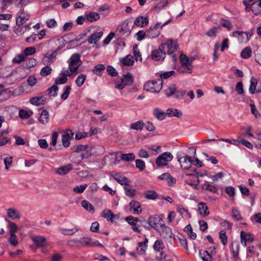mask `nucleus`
<instances>
[{
  "instance_id": "obj_1",
  "label": "nucleus",
  "mask_w": 261,
  "mask_h": 261,
  "mask_svg": "<svg viewBox=\"0 0 261 261\" xmlns=\"http://www.w3.org/2000/svg\"><path fill=\"white\" fill-rule=\"evenodd\" d=\"M161 48L165 52V55L167 54L172 56V60L174 62L176 60V58L174 54V52L177 50V45L176 41L172 39H169L165 43L162 44Z\"/></svg>"
},
{
  "instance_id": "obj_2",
  "label": "nucleus",
  "mask_w": 261,
  "mask_h": 261,
  "mask_svg": "<svg viewBox=\"0 0 261 261\" xmlns=\"http://www.w3.org/2000/svg\"><path fill=\"white\" fill-rule=\"evenodd\" d=\"M163 81L161 79L149 81L144 85V89L151 93H158L162 89Z\"/></svg>"
},
{
  "instance_id": "obj_3",
  "label": "nucleus",
  "mask_w": 261,
  "mask_h": 261,
  "mask_svg": "<svg viewBox=\"0 0 261 261\" xmlns=\"http://www.w3.org/2000/svg\"><path fill=\"white\" fill-rule=\"evenodd\" d=\"M177 158L181 167L184 169H188L191 166L192 158L183 152H178Z\"/></svg>"
},
{
  "instance_id": "obj_4",
  "label": "nucleus",
  "mask_w": 261,
  "mask_h": 261,
  "mask_svg": "<svg viewBox=\"0 0 261 261\" xmlns=\"http://www.w3.org/2000/svg\"><path fill=\"white\" fill-rule=\"evenodd\" d=\"M173 155L169 152H165L160 154L156 159V164L158 166H164L172 161Z\"/></svg>"
},
{
  "instance_id": "obj_5",
  "label": "nucleus",
  "mask_w": 261,
  "mask_h": 261,
  "mask_svg": "<svg viewBox=\"0 0 261 261\" xmlns=\"http://www.w3.org/2000/svg\"><path fill=\"white\" fill-rule=\"evenodd\" d=\"M70 62L69 65V69L71 73H74L76 71L79 66L80 61V56L74 54L70 58Z\"/></svg>"
},
{
  "instance_id": "obj_6",
  "label": "nucleus",
  "mask_w": 261,
  "mask_h": 261,
  "mask_svg": "<svg viewBox=\"0 0 261 261\" xmlns=\"http://www.w3.org/2000/svg\"><path fill=\"white\" fill-rule=\"evenodd\" d=\"M165 248V245L161 239H157L153 245V249L155 252H160V255H161V258L162 259H165L166 258V254L163 251V249Z\"/></svg>"
},
{
  "instance_id": "obj_7",
  "label": "nucleus",
  "mask_w": 261,
  "mask_h": 261,
  "mask_svg": "<svg viewBox=\"0 0 261 261\" xmlns=\"http://www.w3.org/2000/svg\"><path fill=\"white\" fill-rule=\"evenodd\" d=\"M250 84L249 92L250 94H253L255 92L259 93L261 92V85L257 87L258 82L256 78L252 77L250 81Z\"/></svg>"
},
{
  "instance_id": "obj_8",
  "label": "nucleus",
  "mask_w": 261,
  "mask_h": 261,
  "mask_svg": "<svg viewBox=\"0 0 261 261\" xmlns=\"http://www.w3.org/2000/svg\"><path fill=\"white\" fill-rule=\"evenodd\" d=\"M160 233V234L164 238H171L172 235L171 229L165 225L162 224L159 228L156 230Z\"/></svg>"
},
{
  "instance_id": "obj_9",
  "label": "nucleus",
  "mask_w": 261,
  "mask_h": 261,
  "mask_svg": "<svg viewBox=\"0 0 261 261\" xmlns=\"http://www.w3.org/2000/svg\"><path fill=\"white\" fill-rule=\"evenodd\" d=\"M151 58L155 61H162L164 60L165 58V52L161 48L160 46L158 49L152 51Z\"/></svg>"
},
{
  "instance_id": "obj_10",
  "label": "nucleus",
  "mask_w": 261,
  "mask_h": 261,
  "mask_svg": "<svg viewBox=\"0 0 261 261\" xmlns=\"http://www.w3.org/2000/svg\"><path fill=\"white\" fill-rule=\"evenodd\" d=\"M73 133L71 129H67L62 135V141L63 145L67 147L70 145V140L73 138Z\"/></svg>"
},
{
  "instance_id": "obj_11",
  "label": "nucleus",
  "mask_w": 261,
  "mask_h": 261,
  "mask_svg": "<svg viewBox=\"0 0 261 261\" xmlns=\"http://www.w3.org/2000/svg\"><path fill=\"white\" fill-rule=\"evenodd\" d=\"M129 211L134 215H139L142 213V210L140 203L135 200H132L129 204Z\"/></svg>"
},
{
  "instance_id": "obj_12",
  "label": "nucleus",
  "mask_w": 261,
  "mask_h": 261,
  "mask_svg": "<svg viewBox=\"0 0 261 261\" xmlns=\"http://www.w3.org/2000/svg\"><path fill=\"white\" fill-rule=\"evenodd\" d=\"M162 222V219L158 216L150 217L148 219L149 225L156 230L160 227L159 225L160 226L161 225L163 224Z\"/></svg>"
},
{
  "instance_id": "obj_13",
  "label": "nucleus",
  "mask_w": 261,
  "mask_h": 261,
  "mask_svg": "<svg viewBox=\"0 0 261 261\" xmlns=\"http://www.w3.org/2000/svg\"><path fill=\"white\" fill-rule=\"evenodd\" d=\"M230 36L232 37H238L239 41L241 43L247 42L249 40L248 34L247 33L243 32H233L230 34Z\"/></svg>"
},
{
  "instance_id": "obj_14",
  "label": "nucleus",
  "mask_w": 261,
  "mask_h": 261,
  "mask_svg": "<svg viewBox=\"0 0 261 261\" xmlns=\"http://www.w3.org/2000/svg\"><path fill=\"white\" fill-rule=\"evenodd\" d=\"M31 239L34 244L38 247H44L47 245V241L45 238L40 236H32Z\"/></svg>"
},
{
  "instance_id": "obj_15",
  "label": "nucleus",
  "mask_w": 261,
  "mask_h": 261,
  "mask_svg": "<svg viewBox=\"0 0 261 261\" xmlns=\"http://www.w3.org/2000/svg\"><path fill=\"white\" fill-rule=\"evenodd\" d=\"M241 243L245 247L247 243H252L253 241V238L250 233H246L243 231L241 232Z\"/></svg>"
},
{
  "instance_id": "obj_16",
  "label": "nucleus",
  "mask_w": 261,
  "mask_h": 261,
  "mask_svg": "<svg viewBox=\"0 0 261 261\" xmlns=\"http://www.w3.org/2000/svg\"><path fill=\"white\" fill-rule=\"evenodd\" d=\"M159 178L161 180H165L167 182V185L170 187H172L174 185L176 182L175 179L168 173L162 174L159 176Z\"/></svg>"
},
{
  "instance_id": "obj_17",
  "label": "nucleus",
  "mask_w": 261,
  "mask_h": 261,
  "mask_svg": "<svg viewBox=\"0 0 261 261\" xmlns=\"http://www.w3.org/2000/svg\"><path fill=\"white\" fill-rule=\"evenodd\" d=\"M114 178L121 185H123L125 186L129 185L130 183V180H129L127 178H126L125 176L120 175L118 173H115L113 174Z\"/></svg>"
},
{
  "instance_id": "obj_18",
  "label": "nucleus",
  "mask_w": 261,
  "mask_h": 261,
  "mask_svg": "<svg viewBox=\"0 0 261 261\" xmlns=\"http://www.w3.org/2000/svg\"><path fill=\"white\" fill-rule=\"evenodd\" d=\"M232 254V259L234 261H238L239 259V245L238 243L232 244L230 247Z\"/></svg>"
},
{
  "instance_id": "obj_19",
  "label": "nucleus",
  "mask_w": 261,
  "mask_h": 261,
  "mask_svg": "<svg viewBox=\"0 0 261 261\" xmlns=\"http://www.w3.org/2000/svg\"><path fill=\"white\" fill-rule=\"evenodd\" d=\"M86 245L90 247H102V245L98 241L90 238H85L83 240V246Z\"/></svg>"
},
{
  "instance_id": "obj_20",
  "label": "nucleus",
  "mask_w": 261,
  "mask_h": 261,
  "mask_svg": "<svg viewBox=\"0 0 261 261\" xmlns=\"http://www.w3.org/2000/svg\"><path fill=\"white\" fill-rule=\"evenodd\" d=\"M198 210L199 214L202 217H205L209 214L208 208L206 204L204 202H200L198 204Z\"/></svg>"
},
{
  "instance_id": "obj_21",
  "label": "nucleus",
  "mask_w": 261,
  "mask_h": 261,
  "mask_svg": "<svg viewBox=\"0 0 261 261\" xmlns=\"http://www.w3.org/2000/svg\"><path fill=\"white\" fill-rule=\"evenodd\" d=\"M56 50L52 52L51 54H46L43 59V62H44V64L46 65H49L53 63L54 60L56 58Z\"/></svg>"
},
{
  "instance_id": "obj_22",
  "label": "nucleus",
  "mask_w": 261,
  "mask_h": 261,
  "mask_svg": "<svg viewBox=\"0 0 261 261\" xmlns=\"http://www.w3.org/2000/svg\"><path fill=\"white\" fill-rule=\"evenodd\" d=\"M30 15L28 13L22 12L16 20V24L20 26L23 24L30 18Z\"/></svg>"
},
{
  "instance_id": "obj_23",
  "label": "nucleus",
  "mask_w": 261,
  "mask_h": 261,
  "mask_svg": "<svg viewBox=\"0 0 261 261\" xmlns=\"http://www.w3.org/2000/svg\"><path fill=\"white\" fill-rule=\"evenodd\" d=\"M148 243V240L145 238L144 241L139 242L138 244L137 250L138 252L140 253V254H145L146 250L147 248V244Z\"/></svg>"
},
{
  "instance_id": "obj_24",
  "label": "nucleus",
  "mask_w": 261,
  "mask_h": 261,
  "mask_svg": "<svg viewBox=\"0 0 261 261\" xmlns=\"http://www.w3.org/2000/svg\"><path fill=\"white\" fill-rule=\"evenodd\" d=\"M102 35V31L93 33L88 38L89 42L91 44L96 43L101 38Z\"/></svg>"
},
{
  "instance_id": "obj_25",
  "label": "nucleus",
  "mask_w": 261,
  "mask_h": 261,
  "mask_svg": "<svg viewBox=\"0 0 261 261\" xmlns=\"http://www.w3.org/2000/svg\"><path fill=\"white\" fill-rule=\"evenodd\" d=\"M160 34V31L158 29L153 28L151 26L150 28L146 31V36L151 39H153L158 37Z\"/></svg>"
},
{
  "instance_id": "obj_26",
  "label": "nucleus",
  "mask_w": 261,
  "mask_h": 261,
  "mask_svg": "<svg viewBox=\"0 0 261 261\" xmlns=\"http://www.w3.org/2000/svg\"><path fill=\"white\" fill-rule=\"evenodd\" d=\"M153 115L156 118L160 120H164L166 117V115H167L166 113H165L163 110L158 108L153 109Z\"/></svg>"
},
{
  "instance_id": "obj_27",
  "label": "nucleus",
  "mask_w": 261,
  "mask_h": 261,
  "mask_svg": "<svg viewBox=\"0 0 261 261\" xmlns=\"http://www.w3.org/2000/svg\"><path fill=\"white\" fill-rule=\"evenodd\" d=\"M177 90L176 85L174 84H170L164 90L165 93L167 97L173 95Z\"/></svg>"
},
{
  "instance_id": "obj_28",
  "label": "nucleus",
  "mask_w": 261,
  "mask_h": 261,
  "mask_svg": "<svg viewBox=\"0 0 261 261\" xmlns=\"http://www.w3.org/2000/svg\"><path fill=\"white\" fill-rule=\"evenodd\" d=\"M148 23V18L146 17L143 16H139L137 17L134 22L135 25L140 27H143L146 25Z\"/></svg>"
},
{
  "instance_id": "obj_29",
  "label": "nucleus",
  "mask_w": 261,
  "mask_h": 261,
  "mask_svg": "<svg viewBox=\"0 0 261 261\" xmlns=\"http://www.w3.org/2000/svg\"><path fill=\"white\" fill-rule=\"evenodd\" d=\"M166 115L169 117H176L180 118L182 116V112L176 109L169 108L166 111Z\"/></svg>"
},
{
  "instance_id": "obj_30",
  "label": "nucleus",
  "mask_w": 261,
  "mask_h": 261,
  "mask_svg": "<svg viewBox=\"0 0 261 261\" xmlns=\"http://www.w3.org/2000/svg\"><path fill=\"white\" fill-rule=\"evenodd\" d=\"M177 211L184 218L189 219L191 218V215L188 210L182 205H178Z\"/></svg>"
},
{
  "instance_id": "obj_31",
  "label": "nucleus",
  "mask_w": 261,
  "mask_h": 261,
  "mask_svg": "<svg viewBox=\"0 0 261 261\" xmlns=\"http://www.w3.org/2000/svg\"><path fill=\"white\" fill-rule=\"evenodd\" d=\"M93 147L91 145L83 146V159L87 158L93 153Z\"/></svg>"
},
{
  "instance_id": "obj_32",
  "label": "nucleus",
  "mask_w": 261,
  "mask_h": 261,
  "mask_svg": "<svg viewBox=\"0 0 261 261\" xmlns=\"http://www.w3.org/2000/svg\"><path fill=\"white\" fill-rule=\"evenodd\" d=\"M46 98L43 96H36L33 97L30 99V102L32 104L39 106L40 105H43L45 103Z\"/></svg>"
},
{
  "instance_id": "obj_33",
  "label": "nucleus",
  "mask_w": 261,
  "mask_h": 261,
  "mask_svg": "<svg viewBox=\"0 0 261 261\" xmlns=\"http://www.w3.org/2000/svg\"><path fill=\"white\" fill-rule=\"evenodd\" d=\"M101 216L106 219L107 221H112L114 218V215L110 210H104L101 213Z\"/></svg>"
},
{
  "instance_id": "obj_34",
  "label": "nucleus",
  "mask_w": 261,
  "mask_h": 261,
  "mask_svg": "<svg viewBox=\"0 0 261 261\" xmlns=\"http://www.w3.org/2000/svg\"><path fill=\"white\" fill-rule=\"evenodd\" d=\"M127 27V24L123 23L117 28V31L121 33V35L127 36L130 34V30Z\"/></svg>"
},
{
  "instance_id": "obj_35",
  "label": "nucleus",
  "mask_w": 261,
  "mask_h": 261,
  "mask_svg": "<svg viewBox=\"0 0 261 261\" xmlns=\"http://www.w3.org/2000/svg\"><path fill=\"white\" fill-rule=\"evenodd\" d=\"M72 169V165L69 164L59 168L57 172L60 175H65Z\"/></svg>"
},
{
  "instance_id": "obj_36",
  "label": "nucleus",
  "mask_w": 261,
  "mask_h": 261,
  "mask_svg": "<svg viewBox=\"0 0 261 261\" xmlns=\"http://www.w3.org/2000/svg\"><path fill=\"white\" fill-rule=\"evenodd\" d=\"M125 195L129 197H134L136 194V190L129 185L124 187Z\"/></svg>"
},
{
  "instance_id": "obj_37",
  "label": "nucleus",
  "mask_w": 261,
  "mask_h": 261,
  "mask_svg": "<svg viewBox=\"0 0 261 261\" xmlns=\"http://www.w3.org/2000/svg\"><path fill=\"white\" fill-rule=\"evenodd\" d=\"M39 120L42 124H45L48 122L49 113L47 110H43L42 111Z\"/></svg>"
},
{
  "instance_id": "obj_38",
  "label": "nucleus",
  "mask_w": 261,
  "mask_h": 261,
  "mask_svg": "<svg viewBox=\"0 0 261 261\" xmlns=\"http://www.w3.org/2000/svg\"><path fill=\"white\" fill-rule=\"evenodd\" d=\"M201 187L203 189H205L214 193H217L218 191V189L216 187L211 185L208 181H205L204 183L201 185Z\"/></svg>"
},
{
  "instance_id": "obj_39",
  "label": "nucleus",
  "mask_w": 261,
  "mask_h": 261,
  "mask_svg": "<svg viewBox=\"0 0 261 261\" xmlns=\"http://www.w3.org/2000/svg\"><path fill=\"white\" fill-rule=\"evenodd\" d=\"M27 57L22 52L21 54L17 55L12 60V62L14 64H19L24 62L27 60Z\"/></svg>"
},
{
  "instance_id": "obj_40",
  "label": "nucleus",
  "mask_w": 261,
  "mask_h": 261,
  "mask_svg": "<svg viewBox=\"0 0 261 261\" xmlns=\"http://www.w3.org/2000/svg\"><path fill=\"white\" fill-rule=\"evenodd\" d=\"M8 216L12 219H19V213L14 208H10L7 210Z\"/></svg>"
},
{
  "instance_id": "obj_41",
  "label": "nucleus",
  "mask_w": 261,
  "mask_h": 261,
  "mask_svg": "<svg viewBox=\"0 0 261 261\" xmlns=\"http://www.w3.org/2000/svg\"><path fill=\"white\" fill-rule=\"evenodd\" d=\"M120 62L123 65H125V66L132 65L134 63L133 56H132L131 55H127L125 58L120 59Z\"/></svg>"
},
{
  "instance_id": "obj_42",
  "label": "nucleus",
  "mask_w": 261,
  "mask_h": 261,
  "mask_svg": "<svg viewBox=\"0 0 261 261\" xmlns=\"http://www.w3.org/2000/svg\"><path fill=\"white\" fill-rule=\"evenodd\" d=\"M193 66L192 64L181 65L179 70L181 73H191L192 72Z\"/></svg>"
},
{
  "instance_id": "obj_43",
  "label": "nucleus",
  "mask_w": 261,
  "mask_h": 261,
  "mask_svg": "<svg viewBox=\"0 0 261 261\" xmlns=\"http://www.w3.org/2000/svg\"><path fill=\"white\" fill-rule=\"evenodd\" d=\"M144 125V123L142 120H139L130 124L131 129L136 130H141Z\"/></svg>"
},
{
  "instance_id": "obj_44",
  "label": "nucleus",
  "mask_w": 261,
  "mask_h": 261,
  "mask_svg": "<svg viewBox=\"0 0 261 261\" xmlns=\"http://www.w3.org/2000/svg\"><path fill=\"white\" fill-rule=\"evenodd\" d=\"M221 28L220 27H215L210 29L206 33V35L210 37H215L217 34L220 31Z\"/></svg>"
},
{
  "instance_id": "obj_45",
  "label": "nucleus",
  "mask_w": 261,
  "mask_h": 261,
  "mask_svg": "<svg viewBox=\"0 0 261 261\" xmlns=\"http://www.w3.org/2000/svg\"><path fill=\"white\" fill-rule=\"evenodd\" d=\"M99 18V14L96 12H91L86 16V19L90 22L95 21Z\"/></svg>"
},
{
  "instance_id": "obj_46",
  "label": "nucleus",
  "mask_w": 261,
  "mask_h": 261,
  "mask_svg": "<svg viewBox=\"0 0 261 261\" xmlns=\"http://www.w3.org/2000/svg\"><path fill=\"white\" fill-rule=\"evenodd\" d=\"M199 255L203 261H212V257L208 251L200 250Z\"/></svg>"
},
{
  "instance_id": "obj_47",
  "label": "nucleus",
  "mask_w": 261,
  "mask_h": 261,
  "mask_svg": "<svg viewBox=\"0 0 261 261\" xmlns=\"http://www.w3.org/2000/svg\"><path fill=\"white\" fill-rule=\"evenodd\" d=\"M193 61V59L192 58H189L186 55L181 54L180 56V61L181 62V65H188L192 64V63Z\"/></svg>"
},
{
  "instance_id": "obj_48",
  "label": "nucleus",
  "mask_w": 261,
  "mask_h": 261,
  "mask_svg": "<svg viewBox=\"0 0 261 261\" xmlns=\"http://www.w3.org/2000/svg\"><path fill=\"white\" fill-rule=\"evenodd\" d=\"M105 69L104 65L100 64L94 67L93 69V73L97 75H101L102 72Z\"/></svg>"
},
{
  "instance_id": "obj_49",
  "label": "nucleus",
  "mask_w": 261,
  "mask_h": 261,
  "mask_svg": "<svg viewBox=\"0 0 261 261\" xmlns=\"http://www.w3.org/2000/svg\"><path fill=\"white\" fill-rule=\"evenodd\" d=\"M122 82H123L125 86L126 85H130L132 84L133 82V79L132 75L128 73L124 76V77L121 79Z\"/></svg>"
},
{
  "instance_id": "obj_50",
  "label": "nucleus",
  "mask_w": 261,
  "mask_h": 261,
  "mask_svg": "<svg viewBox=\"0 0 261 261\" xmlns=\"http://www.w3.org/2000/svg\"><path fill=\"white\" fill-rule=\"evenodd\" d=\"M83 207L91 214H93L94 213L95 210L94 206L92 204L90 203L86 200L83 201Z\"/></svg>"
},
{
  "instance_id": "obj_51",
  "label": "nucleus",
  "mask_w": 261,
  "mask_h": 261,
  "mask_svg": "<svg viewBox=\"0 0 261 261\" xmlns=\"http://www.w3.org/2000/svg\"><path fill=\"white\" fill-rule=\"evenodd\" d=\"M120 158L123 161L129 162L134 161L135 159V155L133 153H124L121 154Z\"/></svg>"
},
{
  "instance_id": "obj_52",
  "label": "nucleus",
  "mask_w": 261,
  "mask_h": 261,
  "mask_svg": "<svg viewBox=\"0 0 261 261\" xmlns=\"http://www.w3.org/2000/svg\"><path fill=\"white\" fill-rule=\"evenodd\" d=\"M251 55V49L250 47H245L241 53V56L242 58H249Z\"/></svg>"
},
{
  "instance_id": "obj_53",
  "label": "nucleus",
  "mask_w": 261,
  "mask_h": 261,
  "mask_svg": "<svg viewBox=\"0 0 261 261\" xmlns=\"http://www.w3.org/2000/svg\"><path fill=\"white\" fill-rule=\"evenodd\" d=\"M52 71V69L50 67L46 65L45 67L42 68L40 71V74L42 76L45 77L49 75Z\"/></svg>"
},
{
  "instance_id": "obj_54",
  "label": "nucleus",
  "mask_w": 261,
  "mask_h": 261,
  "mask_svg": "<svg viewBox=\"0 0 261 261\" xmlns=\"http://www.w3.org/2000/svg\"><path fill=\"white\" fill-rule=\"evenodd\" d=\"M8 222L10 234H15V233H16L18 229L17 225L15 223L12 222L9 220H8Z\"/></svg>"
},
{
  "instance_id": "obj_55",
  "label": "nucleus",
  "mask_w": 261,
  "mask_h": 261,
  "mask_svg": "<svg viewBox=\"0 0 261 261\" xmlns=\"http://www.w3.org/2000/svg\"><path fill=\"white\" fill-rule=\"evenodd\" d=\"M251 10L254 15H258L261 13V6L254 2L252 4Z\"/></svg>"
},
{
  "instance_id": "obj_56",
  "label": "nucleus",
  "mask_w": 261,
  "mask_h": 261,
  "mask_svg": "<svg viewBox=\"0 0 261 261\" xmlns=\"http://www.w3.org/2000/svg\"><path fill=\"white\" fill-rule=\"evenodd\" d=\"M32 114V112H30V114L28 111L23 109H20L19 111V116L22 119H27L29 118Z\"/></svg>"
},
{
  "instance_id": "obj_57",
  "label": "nucleus",
  "mask_w": 261,
  "mask_h": 261,
  "mask_svg": "<svg viewBox=\"0 0 261 261\" xmlns=\"http://www.w3.org/2000/svg\"><path fill=\"white\" fill-rule=\"evenodd\" d=\"M133 53L136 61H142L141 55L138 49L137 44H135L133 46Z\"/></svg>"
},
{
  "instance_id": "obj_58",
  "label": "nucleus",
  "mask_w": 261,
  "mask_h": 261,
  "mask_svg": "<svg viewBox=\"0 0 261 261\" xmlns=\"http://www.w3.org/2000/svg\"><path fill=\"white\" fill-rule=\"evenodd\" d=\"M9 242L11 245L14 247L17 246L18 244L17 236L15 234H10Z\"/></svg>"
},
{
  "instance_id": "obj_59",
  "label": "nucleus",
  "mask_w": 261,
  "mask_h": 261,
  "mask_svg": "<svg viewBox=\"0 0 261 261\" xmlns=\"http://www.w3.org/2000/svg\"><path fill=\"white\" fill-rule=\"evenodd\" d=\"M36 48L34 47H28L25 48L23 53H24L25 57L27 58L28 56H31L34 55L36 53Z\"/></svg>"
},
{
  "instance_id": "obj_60",
  "label": "nucleus",
  "mask_w": 261,
  "mask_h": 261,
  "mask_svg": "<svg viewBox=\"0 0 261 261\" xmlns=\"http://www.w3.org/2000/svg\"><path fill=\"white\" fill-rule=\"evenodd\" d=\"M125 220L132 226H133V225H135V224L137 223L138 221V220L137 218L134 217L132 216H129L125 217Z\"/></svg>"
},
{
  "instance_id": "obj_61",
  "label": "nucleus",
  "mask_w": 261,
  "mask_h": 261,
  "mask_svg": "<svg viewBox=\"0 0 261 261\" xmlns=\"http://www.w3.org/2000/svg\"><path fill=\"white\" fill-rule=\"evenodd\" d=\"M240 143L249 149H252L253 148V145L250 142L245 139H242L241 137H239V144Z\"/></svg>"
},
{
  "instance_id": "obj_62",
  "label": "nucleus",
  "mask_w": 261,
  "mask_h": 261,
  "mask_svg": "<svg viewBox=\"0 0 261 261\" xmlns=\"http://www.w3.org/2000/svg\"><path fill=\"white\" fill-rule=\"evenodd\" d=\"M58 90V87L57 85H53L47 89L48 92V95L49 96H55L57 94V91Z\"/></svg>"
},
{
  "instance_id": "obj_63",
  "label": "nucleus",
  "mask_w": 261,
  "mask_h": 261,
  "mask_svg": "<svg viewBox=\"0 0 261 261\" xmlns=\"http://www.w3.org/2000/svg\"><path fill=\"white\" fill-rule=\"evenodd\" d=\"M145 197L146 198L149 199H154L157 197L156 193L153 191H147L145 194Z\"/></svg>"
},
{
  "instance_id": "obj_64",
  "label": "nucleus",
  "mask_w": 261,
  "mask_h": 261,
  "mask_svg": "<svg viewBox=\"0 0 261 261\" xmlns=\"http://www.w3.org/2000/svg\"><path fill=\"white\" fill-rule=\"evenodd\" d=\"M219 237L221 242L223 245H225L227 243V237L226 232L224 230H221L219 232Z\"/></svg>"
}]
</instances>
